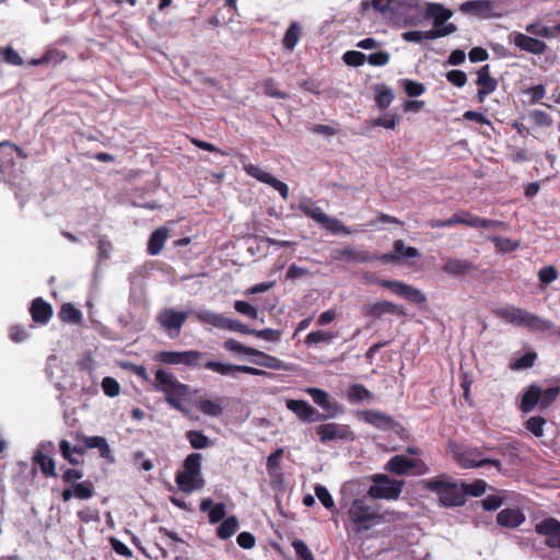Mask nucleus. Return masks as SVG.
<instances>
[{"label":"nucleus","instance_id":"obj_59","mask_svg":"<svg viewBox=\"0 0 560 560\" xmlns=\"http://www.w3.org/2000/svg\"><path fill=\"white\" fill-rule=\"evenodd\" d=\"M225 322L226 323L224 324L223 328L225 330L237 331L245 335H253L254 332V329L249 328L247 325L238 320L225 318Z\"/></svg>","mask_w":560,"mask_h":560},{"label":"nucleus","instance_id":"obj_9","mask_svg":"<svg viewBox=\"0 0 560 560\" xmlns=\"http://www.w3.org/2000/svg\"><path fill=\"white\" fill-rule=\"evenodd\" d=\"M299 209L308 218L313 219L317 223L322 224L326 230L331 233H345L350 234V231L338 219L330 218L319 207L314 206L311 202L299 203Z\"/></svg>","mask_w":560,"mask_h":560},{"label":"nucleus","instance_id":"obj_31","mask_svg":"<svg viewBox=\"0 0 560 560\" xmlns=\"http://www.w3.org/2000/svg\"><path fill=\"white\" fill-rule=\"evenodd\" d=\"M541 398V388L538 385H530L522 397L520 408L523 412L527 413L539 405Z\"/></svg>","mask_w":560,"mask_h":560},{"label":"nucleus","instance_id":"obj_5","mask_svg":"<svg viewBox=\"0 0 560 560\" xmlns=\"http://www.w3.org/2000/svg\"><path fill=\"white\" fill-rule=\"evenodd\" d=\"M155 381L156 389L165 394L166 401L175 409L183 410V400L189 394V387L162 369L156 370Z\"/></svg>","mask_w":560,"mask_h":560},{"label":"nucleus","instance_id":"obj_36","mask_svg":"<svg viewBox=\"0 0 560 560\" xmlns=\"http://www.w3.org/2000/svg\"><path fill=\"white\" fill-rule=\"evenodd\" d=\"M195 315L199 322L209 324V325L220 328V329H223L224 324L226 323L225 322L226 317H224L221 314H218V313H214L211 311H207V310H201V311L195 312Z\"/></svg>","mask_w":560,"mask_h":560},{"label":"nucleus","instance_id":"obj_15","mask_svg":"<svg viewBox=\"0 0 560 560\" xmlns=\"http://www.w3.org/2000/svg\"><path fill=\"white\" fill-rule=\"evenodd\" d=\"M362 314L373 319L381 318L385 314L405 316L406 312L402 307L389 301L369 302L362 306Z\"/></svg>","mask_w":560,"mask_h":560},{"label":"nucleus","instance_id":"obj_26","mask_svg":"<svg viewBox=\"0 0 560 560\" xmlns=\"http://www.w3.org/2000/svg\"><path fill=\"white\" fill-rule=\"evenodd\" d=\"M77 444L71 445V443L67 440H62L59 443V451L61 456L68 460L72 465H79L82 463V457L84 455V448L81 445V441L75 440Z\"/></svg>","mask_w":560,"mask_h":560},{"label":"nucleus","instance_id":"obj_32","mask_svg":"<svg viewBox=\"0 0 560 560\" xmlns=\"http://www.w3.org/2000/svg\"><path fill=\"white\" fill-rule=\"evenodd\" d=\"M524 521L523 513L517 509H505L497 515V522L506 527H516Z\"/></svg>","mask_w":560,"mask_h":560},{"label":"nucleus","instance_id":"obj_40","mask_svg":"<svg viewBox=\"0 0 560 560\" xmlns=\"http://www.w3.org/2000/svg\"><path fill=\"white\" fill-rule=\"evenodd\" d=\"M75 440L81 441L84 452L89 448H97L101 456H105V439L102 436L77 435Z\"/></svg>","mask_w":560,"mask_h":560},{"label":"nucleus","instance_id":"obj_42","mask_svg":"<svg viewBox=\"0 0 560 560\" xmlns=\"http://www.w3.org/2000/svg\"><path fill=\"white\" fill-rule=\"evenodd\" d=\"M300 35H301V27H300L299 23L292 22L284 34L283 46L287 49L292 50L296 46V44L300 39Z\"/></svg>","mask_w":560,"mask_h":560},{"label":"nucleus","instance_id":"obj_55","mask_svg":"<svg viewBox=\"0 0 560 560\" xmlns=\"http://www.w3.org/2000/svg\"><path fill=\"white\" fill-rule=\"evenodd\" d=\"M402 298L416 304H423L427 301L425 295L419 289L409 284L406 285Z\"/></svg>","mask_w":560,"mask_h":560},{"label":"nucleus","instance_id":"obj_17","mask_svg":"<svg viewBox=\"0 0 560 560\" xmlns=\"http://www.w3.org/2000/svg\"><path fill=\"white\" fill-rule=\"evenodd\" d=\"M244 171L252 177L256 178L257 180L273 187L276 190L279 191V194L281 195V197L284 200H287L289 198L288 185L279 179H277L268 172H265L260 167L253 165V164H244Z\"/></svg>","mask_w":560,"mask_h":560},{"label":"nucleus","instance_id":"obj_54","mask_svg":"<svg viewBox=\"0 0 560 560\" xmlns=\"http://www.w3.org/2000/svg\"><path fill=\"white\" fill-rule=\"evenodd\" d=\"M342 60L348 66L359 67L365 62L366 56L363 52L357 50H349L343 54Z\"/></svg>","mask_w":560,"mask_h":560},{"label":"nucleus","instance_id":"obj_44","mask_svg":"<svg viewBox=\"0 0 560 560\" xmlns=\"http://www.w3.org/2000/svg\"><path fill=\"white\" fill-rule=\"evenodd\" d=\"M201 454L191 453L184 460V469L190 475L201 476Z\"/></svg>","mask_w":560,"mask_h":560},{"label":"nucleus","instance_id":"obj_16","mask_svg":"<svg viewBox=\"0 0 560 560\" xmlns=\"http://www.w3.org/2000/svg\"><path fill=\"white\" fill-rule=\"evenodd\" d=\"M316 433L319 435L323 443L335 440H353V433L350 431L348 425L334 422L316 427Z\"/></svg>","mask_w":560,"mask_h":560},{"label":"nucleus","instance_id":"obj_43","mask_svg":"<svg viewBox=\"0 0 560 560\" xmlns=\"http://www.w3.org/2000/svg\"><path fill=\"white\" fill-rule=\"evenodd\" d=\"M59 317L62 322L77 324L81 320L82 314L72 304L66 303L60 308Z\"/></svg>","mask_w":560,"mask_h":560},{"label":"nucleus","instance_id":"obj_1","mask_svg":"<svg viewBox=\"0 0 560 560\" xmlns=\"http://www.w3.org/2000/svg\"><path fill=\"white\" fill-rule=\"evenodd\" d=\"M371 7L405 26L421 23L419 0H372Z\"/></svg>","mask_w":560,"mask_h":560},{"label":"nucleus","instance_id":"obj_39","mask_svg":"<svg viewBox=\"0 0 560 560\" xmlns=\"http://www.w3.org/2000/svg\"><path fill=\"white\" fill-rule=\"evenodd\" d=\"M237 528H238L237 517L232 515V516H229L228 518H225L221 523V525L217 529V535L221 539H228L232 535H234V533L237 530Z\"/></svg>","mask_w":560,"mask_h":560},{"label":"nucleus","instance_id":"obj_21","mask_svg":"<svg viewBox=\"0 0 560 560\" xmlns=\"http://www.w3.org/2000/svg\"><path fill=\"white\" fill-rule=\"evenodd\" d=\"M421 254L416 247L406 246L402 240H397L394 243V252L386 253L378 256V259L389 262H399L401 259L418 258Z\"/></svg>","mask_w":560,"mask_h":560},{"label":"nucleus","instance_id":"obj_37","mask_svg":"<svg viewBox=\"0 0 560 560\" xmlns=\"http://www.w3.org/2000/svg\"><path fill=\"white\" fill-rule=\"evenodd\" d=\"M198 409L207 416L219 417L224 410V407L219 400L202 399L198 402Z\"/></svg>","mask_w":560,"mask_h":560},{"label":"nucleus","instance_id":"obj_11","mask_svg":"<svg viewBox=\"0 0 560 560\" xmlns=\"http://www.w3.org/2000/svg\"><path fill=\"white\" fill-rule=\"evenodd\" d=\"M14 155L25 159L26 154L16 145L9 142L0 143V176L3 180H10L13 177Z\"/></svg>","mask_w":560,"mask_h":560},{"label":"nucleus","instance_id":"obj_27","mask_svg":"<svg viewBox=\"0 0 560 560\" xmlns=\"http://www.w3.org/2000/svg\"><path fill=\"white\" fill-rule=\"evenodd\" d=\"M176 483L180 491L190 493L195 489L202 488L205 480L201 476L190 475L187 472V470L183 469L176 475Z\"/></svg>","mask_w":560,"mask_h":560},{"label":"nucleus","instance_id":"obj_25","mask_svg":"<svg viewBox=\"0 0 560 560\" xmlns=\"http://www.w3.org/2000/svg\"><path fill=\"white\" fill-rule=\"evenodd\" d=\"M425 7V18L433 19V28L442 26L453 16L452 10L446 9L440 3L427 2Z\"/></svg>","mask_w":560,"mask_h":560},{"label":"nucleus","instance_id":"obj_6","mask_svg":"<svg viewBox=\"0 0 560 560\" xmlns=\"http://www.w3.org/2000/svg\"><path fill=\"white\" fill-rule=\"evenodd\" d=\"M452 452L455 460L462 468H478L486 465H491L499 471L502 470V464L499 459L480 458L483 454L481 448L455 446Z\"/></svg>","mask_w":560,"mask_h":560},{"label":"nucleus","instance_id":"obj_29","mask_svg":"<svg viewBox=\"0 0 560 560\" xmlns=\"http://www.w3.org/2000/svg\"><path fill=\"white\" fill-rule=\"evenodd\" d=\"M442 269L448 275L459 277L468 275L470 271L475 270L476 267L467 259L450 258L443 265Z\"/></svg>","mask_w":560,"mask_h":560},{"label":"nucleus","instance_id":"obj_14","mask_svg":"<svg viewBox=\"0 0 560 560\" xmlns=\"http://www.w3.org/2000/svg\"><path fill=\"white\" fill-rule=\"evenodd\" d=\"M497 5L492 0H469L459 5L464 14L477 16L479 19H493L501 16L495 12Z\"/></svg>","mask_w":560,"mask_h":560},{"label":"nucleus","instance_id":"obj_63","mask_svg":"<svg viewBox=\"0 0 560 560\" xmlns=\"http://www.w3.org/2000/svg\"><path fill=\"white\" fill-rule=\"evenodd\" d=\"M292 546L300 560H314L310 548L303 540L296 539L292 542Z\"/></svg>","mask_w":560,"mask_h":560},{"label":"nucleus","instance_id":"obj_7","mask_svg":"<svg viewBox=\"0 0 560 560\" xmlns=\"http://www.w3.org/2000/svg\"><path fill=\"white\" fill-rule=\"evenodd\" d=\"M372 481L373 485L368 491L372 499L395 500L400 495L405 485L402 480L392 479L383 474L374 475Z\"/></svg>","mask_w":560,"mask_h":560},{"label":"nucleus","instance_id":"obj_33","mask_svg":"<svg viewBox=\"0 0 560 560\" xmlns=\"http://www.w3.org/2000/svg\"><path fill=\"white\" fill-rule=\"evenodd\" d=\"M167 237H168V229H166L164 226L156 229L150 235V238L148 242V252L153 256L158 255L162 250Z\"/></svg>","mask_w":560,"mask_h":560},{"label":"nucleus","instance_id":"obj_64","mask_svg":"<svg viewBox=\"0 0 560 560\" xmlns=\"http://www.w3.org/2000/svg\"><path fill=\"white\" fill-rule=\"evenodd\" d=\"M446 79L450 83L457 88H463L467 82V75L462 70H451L446 73Z\"/></svg>","mask_w":560,"mask_h":560},{"label":"nucleus","instance_id":"obj_4","mask_svg":"<svg viewBox=\"0 0 560 560\" xmlns=\"http://www.w3.org/2000/svg\"><path fill=\"white\" fill-rule=\"evenodd\" d=\"M348 516L355 533L368 530L373 525L378 524L382 521L378 506L376 504H369L365 498L352 501L348 511Z\"/></svg>","mask_w":560,"mask_h":560},{"label":"nucleus","instance_id":"obj_34","mask_svg":"<svg viewBox=\"0 0 560 560\" xmlns=\"http://www.w3.org/2000/svg\"><path fill=\"white\" fill-rule=\"evenodd\" d=\"M412 467V459L407 458L404 455H395L393 456L386 465V469L396 474V475H405Z\"/></svg>","mask_w":560,"mask_h":560},{"label":"nucleus","instance_id":"obj_51","mask_svg":"<svg viewBox=\"0 0 560 560\" xmlns=\"http://www.w3.org/2000/svg\"><path fill=\"white\" fill-rule=\"evenodd\" d=\"M348 398L351 401H362L370 398V392L361 384H353L348 389Z\"/></svg>","mask_w":560,"mask_h":560},{"label":"nucleus","instance_id":"obj_20","mask_svg":"<svg viewBox=\"0 0 560 560\" xmlns=\"http://www.w3.org/2000/svg\"><path fill=\"white\" fill-rule=\"evenodd\" d=\"M205 368L221 375H234L235 372H243L252 375H267V372L246 365H235L218 361H207Z\"/></svg>","mask_w":560,"mask_h":560},{"label":"nucleus","instance_id":"obj_49","mask_svg":"<svg viewBox=\"0 0 560 560\" xmlns=\"http://www.w3.org/2000/svg\"><path fill=\"white\" fill-rule=\"evenodd\" d=\"M489 240L495 245L497 249L501 252H512L520 246L518 241H513L502 236H491Z\"/></svg>","mask_w":560,"mask_h":560},{"label":"nucleus","instance_id":"obj_50","mask_svg":"<svg viewBox=\"0 0 560 560\" xmlns=\"http://www.w3.org/2000/svg\"><path fill=\"white\" fill-rule=\"evenodd\" d=\"M546 420L545 418L540 416L530 417L525 422V428L532 432L535 436L540 438L544 435V427H545Z\"/></svg>","mask_w":560,"mask_h":560},{"label":"nucleus","instance_id":"obj_18","mask_svg":"<svg viewBox=\"0 0 560 560\" xmlns=\"http://www.w3.org/2000/svg\"><path fill=\"white\" fill-rule=\"evenodd\" d=\"M287 408L304 422H318L328 419V416L320 413L305 400L289 399L287 401Z\"/></svg>","mask_w":560,"mask_h":560},{"label":"nucleus","instance_id":"obj_41","mask_svg":"<svg viewBox=\"0 0 560 560\" xmlns=\"http://www.w3.org/2000/svg\"><path fill=\"white\" fill-rule=\"evenodd\" d=\"M256 357H260L262 360L255 361L258 365L272 369V370H283V371H290L291 368L287 365L281 360L277 359L276 357L268 355L260 351V354H255Z\"/></svg>","mask_w":560,"mask_h":560},{"label":"nucleus","instance_id":"obj_30","mask_svg":"<svg viewBox=\"0 0 560 560\" xmlns=\"http://www.w3.org/2000/svg\"><path fill=\"white\" fill-rule=\"evenodd\" d=\"M30 311L33 320L39 324H46L52 315L50 304L45 302L42 298H37L33 301Z\"/></svg>","mask_w":560,"mask_h":560},{"label":"nucleus","instance_id":"obj_58","mask_svg":"<svg viewBox=\"0 0 560 560\" xmlns=\"http://www.w3.org/2000/svg\"><path fill=\"white\" fill-rule=\"evenodd\" d=\"M457 31V26L454 23H445L442 26L438 28L429 30V35L432 37V39H436L440 37H445L447 35H451Z\"/></svg>","mask_w":560,"mask_h":560},{"label":"nucleus","instance_id":"obj_53","mask_svg":"<svg viewBox=\"0 0 560 560\" xmlns=\"http://www.w3.org/2000/svg\"><path fill=\"white\" fill-rule=\"evenodd\" d=\"M224 348L226 350H229V351L243 352V353L248 354V355L260 354L259 350L254 349L252 347L243 346V345H241L238 341H236L234 339H228L224 342Z\"/></svg>","mask_w":560,"mask_h":560},{"label":"nucleus","instance_id":"obj_47","mask_svg":"<svg viewBox=\"0 0 560 560\" xmlns=\"http://www.w3.org/2000/svg\"><path fill=\"white\" fill-rule=\"evenodd\" d=\"M283 454L282 448L276 450L273 453H271L268 456L267 459V470L271 477H279L281 476L280 472V458Z\"/></svg>","mask_w":560,"mask_h":560},{"label":"nucleus","instance_id":"obj_35","mask_svg":"<svg viewBox=\"0 0 560 560\" xmlns=\"http://www.w3.org/2000/svg\"><path fill=\"white\" fill-rule=\"evenodd\" d=\"M66 59V54L62 50L50 48L48 49L42 58L30 60L31 66H40V65H58L62 60Z\"/></svg>","mask_w":560,"mask_h":560},{"label":"nucleus","instance_id":"obj_10","mask_svg":"<svg viewBox=\"0 0 560 560\" xmlns=\"http://www.w3.org/2000/svg\"><path fill=\"white\" fill-rule=\"evenodd\" d=\"M55 451V444L50 441L39 443L33 455L34 463L40 468L46 477H56V464L51 454Z\"/></svg>","mask_w":560,"mask_h":560},{"label":"nucleus","instance_id":"obj_2","mask_svg":"<svg viewBox=\"0 0 560 560\" xmlns=\"http://www.w3.org/2000/svg\"><path fill=\"white\" fill-rule=\"evenodd\" d=\"M494 314L517 326L526 327L532 331L545 332L549 331L551 335L558 332L560 335V328L557 330L553 323L548 319L541 318L533 313L527 312L526 310L515 307V306H506L503 308H499L494 311Z\"/></svg>","mask_w":560,"mask_h":560},{"label":"nucleus","instance_id":"obj_12","mask_svg":"<svg viewBox=\"0 0 560 560\" xmlns=\"http://www.w3.org/2000/svg\"><path fill=\"white\" fill-rule=\"evenodd\" d=\"M187 317V312H176L173 308H164L159 313L156 320L167 331L168 336L174 338L179 336Z\"/></svg>","mask_w":560,"mask_h":560},{"label":"nucleus","instance_id":"obj_61","mask_svg":"<svg viewBox=\"0 0 560 560\" xmlns=\"http://www.w3.org/2000/svg\"><path fill=\"white\" fill-rule=\"evenodd\" d=\"M264 92L266 95H268L270 97H276V98H281V100H285L289 97L288 93L282 92L277 89V84L272 79H269L264 83Z\"/></svg>","mask_w":560,"mask_h":560},{"label":"nucleus","instance_id":"obj_23","mask_svg":"<svg viewBox=\"0 0 560 560\" xmlns=\"http://www.w3.org/2000/svg\"><path fill=\"white\" fill-rule=\"evenodd\" d=\"M476 83L480 86L477 92L479 102H483L488 94L495 91L498 82L490 75L489 65H485L478 70Z\"/></svg>","mask_w":560,"mask_h":560},{"label":"nucleus","instance_id":"obj_45","mask_svg":"<svg viewBox=\"0 0 560 560\" xmlns=\"http://www.w3.org/2000/svg\"><path fill=\"white\" fill-rule=\"evenodd\" d=\"M462 489L464 491V498L466 495L480 497L486 492L487 483L481 479H477L471 483H462Z\"/></svg>","mask_w":560,"mask_h":560},{"label":"nucleus","instance_id":"obj_3","mask_svg":"<svg viewBox=\"0 0 560 560\" xmlns=\"http://www.w3.org/2000/svg\"><path fill=\"white\" fill-rule=\"evenodd\" d=\"M421 485L423 489L438 494L441 504L444 506H460L466 502L462 485L452 481L445 475L434 479L422 480Z\"/></svg>","mask_w":560,"mask_h":560},{"label":"nucleus","instance_id":"obj_19","mask_svg":"<svg viewBox=\"0 0 560 560\" xmlns=\"http://www.w3.org/2000/svg\"><path fill=\"white\" fill-rule=\"evenodd\" d=\"M539 535L546 536L545 544L549 548L560 549V522L556 518H545L535 527Z\"/></svg>","mask_w":560,"mask_h":560},{"label":"nucleus","instance_id":"obj_24","mask_svg":"<svg viewBox=\"0 0 560 560\" xmlns=\"http://www.w3.org/2000/svg\"><path fill=\"white\" fill-rule=\"evenodd\" d=\"M313 399V401L328 412V418L336 416L339 412L338 404L330 400L328 394L316 387H308L305 390Z\"/></svg>","mask_w":560,"mask_h":560},{"label":"nucleus","instance_id":"obj_56","mask_svg":"<svg viewBox=\"0 0 560 560\" xmlns=\"http://www.w3.org/2000/svg\"><path fill=\"white\" fill-rule=\"evenodd\" d=\"M558 396V389H556L555 387L548 388L544 392L541 390L539 408L541 410L548 409L556 401Z\"/></svg>","mask_w":560,"mask_h":560},{"label":"nucleus","instance_id":"obj_52","mask_svg":"<svg viewBox=\"0 0 560 560\" xmlns=\"http://www.w3.org/2000/svg\"><path fill=\"white\" fill-rule=\"evenodd\" d=\"M335 338V335L324 330L312 331L306 336L305 342L307 345H316L320 342H329Z\"/></svg>","mask_w":560,"mask_h":560},{"label":"nucleus","instance_id":"obj_28","mask_svg":"<svg viewBox=\"0 0 560 560\" xmlns=\"http://www.w3.org/2000/svg\"><path fill=\"white\" fill-rule=\"evenodd\" d=\"M362 418L368 423L382 430H389L396 425V421L392 417L376 410L363 411Z\"/></svg>","mask_w":560,"mask_h":560},{"label":"nucleus","instance_id":"obj_38","mask_svg":"<svg viewBox=\"0 0 560 560\" xmlns=\"http://www.w3.org/2000/svg\"><path fill=\"white\" fill-rule=\"evenodd\" d=\"M375 102L381 109L387 108L394 100L393 91L385 84H377L375 86Z\"/></svg>","mask_w":560,"mask_h":560},{"label":"nucleus","instance_id":"obj_13","mask_svg":"<svg viewBox=\"0 0 560 560\" xmlns=\"http://www.w3.org/2000/svg\"><path fill=\"white\" fill-rule=\"evenodd\" d=\"M330 256L334 260L350 264H364L378 259V255H374L365 249H360L351 246H346L343 248H335L331 250Z\"/></svg>","mask_w":560,"mask_h":560},{"label":"nucleus","instance_id":"obj_22","mask_svg":"<svg viewBox=\"0 0 560 560\" xmlns=\"http://www.w3.org/2000/svg\"><path fill=\"white\" fill-rule=\"evenodd\" d=\"M514 44L521 50L534 55H542L548 49V46L545 42L522 33L514 34Z\"/></svg>","mask_w":560,"mask_h":560},{"label":"nucleus","instance_id":"obj_62","mask_svg":"<svg viewBox=\"0 0 560 560\" xmlns=\"http://www.w3.org/2000/svg\"><path fill=\"white\" fill-rule=\"evenodd\" d=\"M401 83H402L405 92L409 96H419L424 92V85L420 82H416V81L406 79Z\"/></svg>","mask_w":560,"mask_h":560},{"label":"nucleus","instance_id":"obj_57","mask_svg":"<svg viewBox=\"0 0 560 560\" xmlns=\"http://www.w3.org/2000/svg\"><path fill=\"white\" fill-rule=\"evenodd\" d=\"M315 494L320 501V503L327 509L332 510L335 508V502L329 493V491L324 486L315 487Z\"/></svg>","mask_w":560,"mask_h":560},{"label":"nucleus","instance_id":"obj_46","mask_svg":"<svg viewBox=\"0 0 560 560\" xmlns=\"http://www.w3.org/2000/svg\"><path fill=\"white\" fill-rule=\"evenodd\" d=\"M186 436L190 445L196 450H202L210 445L209 438L206 436L201 431H188Z\"/></svg>","mask_w":560,"mask_h":560},{"label":"nucleus","instance_id":"obj_8","mask_svg":"<svg viewBox=\"0 0 560 560\" xmlns=\"http://www.w3.org/2000/svg\"><path fill=\"white\" fill-rule=\"evenodd\" d=\"M206 353L197 350L187 351H161L156 354V360L165 364H183L189 368L205 366L203 358Z\"/></svg>","mask_w":560,"mask_h":560},{"label":"nucleus","instance_id":"obj_60","mask_svg":"<svg viewBox=\"0 0 560 560\" xmlns=\"http://www.w3.org/2000/svg\"><path fill=\"white\" fill-rule=\"evenodd\" d=\"M253 335L267 341L278 342L281 338L282 332L281 330L266 328L261 330L254 329Z\"/></svg>","mask_w":560,"mask_h":560},{"label":"nucleus","instance_id":"obj_48","mask_svg":"<svg viewBox=\"0 0 560 560\" xmlns=\"http://www.w3.org/2000/svg\"><path fill=\"white\" fill-rule=\"evenodd\" d=\"M525 30L528 34H532L535 36H540V37H545V38L555 37V31L552 30V27L544 26L539 22H534V23L528 24L525 27Z\"/></svg>","mask_w":560,"mask_h":560}]
</instances>
